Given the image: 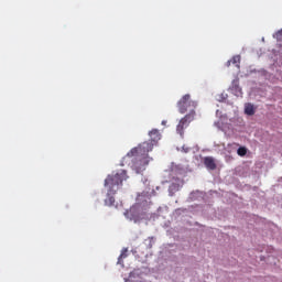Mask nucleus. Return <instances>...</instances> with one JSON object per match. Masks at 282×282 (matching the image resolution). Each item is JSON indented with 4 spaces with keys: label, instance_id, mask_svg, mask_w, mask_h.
I'll list each match as a JSON object with an SVG mask.
<instances>
[{
    "label": "nucleus",
    "instance_id": "nucleus-1",
    "mask_svg": "<svg viewBox=\"0 0 282 282\" xmlns=\"http://www.w3.org/2000/svg\"><path fill=\"white\" fill-rule=\"evenodd\" d=\"M151 151H153V144L142 142L127 153V158H131V162L128 164V166H130V169L137 173V175H142V173L147 171L149 164L153 162V158L149 155Z\"/></svg>",
    "mask_w": 282,
    "mask_h": 282
},
{
    "label": "nucleus",
    "instance_id": "nucleus-2",
    "mask_svg": "<svg viewBox=\"0 0 282 282\" xmlns=\"http://www.w3.org/2000/svg\"><path fill=\"white\" fill-rule=\"evenodd\" d=\"M197 107V101L191 100V96L188 94L184 95L177 102V108L180 113H186V111H195Z\"/></svg>",
    "mask_w": 282,
    "mask_h": 282
},
{
    "label": "nucleus",
    "instance_id": "nucleus-3",
    "mask_svg": "<svg viewBox=\"0 0 282 282\" xmlns=\"http://www.w3.org/2000/svg\"><path fill=\"white\" fill-rule=\"evenodd\" d=\"M195 120V110H191L188 115L182 118L176 127V131L180 135H184V129H187L188 124Z\"/></svg>",
    "mask_w": 282,
    "mask_h": 282
},
{
    "label": "nucleus",
    "instance_id": "nucleus-4",
    "mask_svg": "<svg viewBox=\"0 0 282 282\" xmlns=\"http://www.w3.org/2000/svg\"><path fill=\"white\" fill-rule=\"evenodd\" d=\"M149 137H150V141H144V142H147L148 144H152V150H153V147H155V144H158V142H160V140L162 139V134L160 133V130L152 129L149 132Z\"/></svg>",
    "mask_w": 282,
    "mask_h": 282
},
{
    "label": "nucleus",
    "instance_id": "nucleus-5",
    "mask_svg": "<svg viewBox=\"0 0 282 282\" xmlns=\"http://www.w3.org/2000/svg\"><path fill=\"white\" fill-rule=\"evenodd\" d=\"M204 164L209 171H215V169H217V164L215 163V159H213V156H206L204 159Z\"/></svg>",
    "mask_w": 282,
    "mask_h": 282
},
{
    "label": "nucleus",
    "instance_id": "nucleus-6",
    "mask_svg": "<svg viewBox=\"0 0 282 282\" xmlns=\"http://www.w3.org/2000/svg\"><path fill=\"white\" fill-rule=\"evenodd\" d=\"M230 63L236 65V67H239V63H241V56L239 55L234 56L232 59L227 62V67H230Z\"/></svg>",
    "mask_w": 282,
    "mask_h": 282
},
{
    "label": "nucleus",
    "instance_id": "nucleus-7",
    "mask_svg": "<svg viewBox=\"0 0 282 282\" xmlns=\"http://www.w3.org/2000/svg\"><path fill=\"white\" fill-rule=\"evenodd\" d=\"M245 113H247V116H254V106L252 104H246Z\"/></svg>",
    "mask_w": 282,
    "mask_h": 282
},
{
    "label": "nucleus",
    "instance_id": "nucleus-8",
    "mask_svg": "<svg viewBox=\"0 0 282 282\" xmlns=\"http://www.w3.org/2000/svg\"><path fill=\"white\" fill-rule=\"evenodd\" d=\"M237 153L238 155H240V158H243V155H246V153H248V149L243 148V147H240L238 150H237Z\"/></svg>",
    "mask_w": 282,
    "mask_h": 282
},
{
    "label": "nucleus",
    "instance_id": "nucleus-9",
    "mask_svg": "<svg viewBox=\"0 0 282 282\" xmlns=\"http://www.w3.org/2000/svg\"><path fill=\"white\" fill-rule=\"evenodd\" d=\"M232 90L236 91L237 96H241V88L239 87V85H234L232 86Z\"/></svg>",
    "mask_w": 282,
    "mask_h": 282
},
{
    "label": "nucleus",
    "instance_id": "nucleus-10",
    "mask_svg": "<svg viewBox=\"0 0 282 282\" xmlns=\"http://www.w3.org/2000/svg\"><path fill=\"white\" fill-rule=\"evenodd\" d=\"M124 257H127V249H123L121 254H120V259H124Z\"/></svg>",
    "mask_w": 282,
    "mask_h": 282
},
{
    "label": "nucleus",
    "instance_id": "nucleus-11",
    "mask_svg": "<svg viewBox=\"0 0 282 282\" xmlns=\"http://www.w3.org/2000/svg\"><path fill=\"white\" fill-rule=\"evenodd\" d=\"M276 39H281L282 36V29L275 33Z\"/></svg>",
    "mask_w": 282,
    "mask_h": 282
},
{
    "label": "nucleus",
    "instance_id": "nucleus-12",
    "mask_svg": "<svg viewBox=\"0 0 282 282\" xmlns=\"http://www.w3.org/2000/svg\"><path fill=\"white\" fill-rule=\"evenodd\" d=\"M183 150H184L185 153H188V151H191L189 148H184V147H183Z\"/></svg>",
    "mask_w": 282,
    "mask_h": 282
},
{
    "label": "nucleus",
    "instance_id": "nucleus-13",
    "mask_svg": "<svg viewBox=\"0 0 282 282\" xmlns=\"http://www.w3.org/2000/svg\"><path fill=\"white\" fill-rule=\"evenodd\" d=\"M133 210H135V207H132V208L130 209V213H133Z\"/></svg>",
    "mask_w": 282,
    "mask_h": 282
},
{
    "label": "nucleus",
    "instance_id": "nucleus-14",
    "mask_svg": "<svg viewBox=\"0 0 282 282\" xmlns=\"http://www.w3.org/2000/svg\"><path fill=\"white\" fill-rule=\"evenodd\" d=\"M126 217H129V212H126Z\"/></svg>",
    "mask_w": 282,
    "mask_h": 282
},
{
    "label": "nucleus",
    "instance_id": "nucleus-15",
    "mask_svg": "<svg viewBox=\"0 0 282 282\" xmlns=\"http://www.w3.org/2000/svg\"><path fill=\"white\" fill-rule=\"evenodd\" d=\"M162 124H166V121H162Z\"/></svg>",
    "mask_w": 282,
    "mask_h": 282
}]
</instances>
